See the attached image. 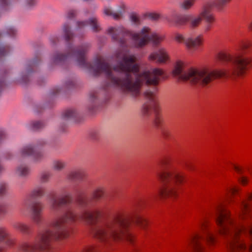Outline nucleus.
<instances>
[{"instance_id":"obj_31","label":"nucleus","mask_w":252,"mask_h":252,"mask_svg":"<svg viewBox=\"0 0 252 252\" xmlns=\"http://www.w3.org/2000/svg\"><path fill=\"white\" fill-rule=\"evenodd\" d=\"M103 194V190L102 188H97L93 192V198L99 199L101 198Z\"/></svg>"},{"instance_id":"obj_46","label":"nucleus","mask_w":252,"mask_h":252,"mask_svg":"<svg viewBox=\"0 0 252 252\" xmlns=\"http://www.w3.org/2000/svg\"><path fill=\"white\" fill-rule=\"evenodd\" d=\"M97 96H98V95H97V94H96V93L93 92L90 94V98L91 99V100L92 101H94L95 99H96L97 98Z\"/></svg>"},{"instance_id":"obj_27","label":"nucleus","mask_w":252,"mask_h":252,"mask_svg":"<svg viewBox=\"0 0 252 252\" xmlns=\"http://www.w3.org/2000/svg\"><path fill=\"white\" fill-rule=\"evenodd\" d=\"M52 174L48 171H43L41 172L39 174V179L40 181L42 183H46L49 182L51 177Z\"/></svg>"},{"instance_id":"obj_16","label":"nucleus","mask_w":252,"mask_h":252,"mask_svg":"<svg viewBox=\"0 0 252 252\" xmlns=\"http://www.w3.org/2000/svg\"><path fill=\"white\" fill-rule=\"evenodd\" d=\"M85 177V172L81 169L71 170L66 175L67 179L70 181H83Z\"/></svg>"},{"instance_id":"obj_6","label":"nucleus","mask_w":252,"mask_h":252,"mask_svg":"<svg viewBox=\"0 0 252 252\" xmlns=\"http://www.w3.org/2000/svg\"><path fill=\"white\" fill-rule=\"evenodd\" d=\"M203 234L195 233L192 234L188 240L193 252H202L204 250L203 243L213 244L215 242L214 234L209 229L206 219L199 223Z\"/></svg>"},{"instance_id":"obj_21","label":"nucleus","mask_w":252,"mask_h":252,"mask_svg":"<svg viewBox=\"0 0 252 252\" xmlns=\"http://www.w3.org/2000/svg\"><path fill=\"white\" fill-rule=\"evenodd\" d=\"M123 9L120 8L116 11H113L110 7H105L104 9V13L107 15L113 17L114 19L120 18L123 14Z\"/></svg>"},{"instance_id":"obj_40","label":"nucleus","mask_w":252,"mask_h":252,"mask_svg":"<svg viewBox=\"0 0 252 252\" xmlns=\"http://www.w3.org/2000/svg\"><path fill=\"white\" fill-rule=\"evenodd\" d=\"M4 241H5V245L8 247H11L14 244V240L12 239L9 238V236L5 239Z\"/></svg>"},{"instance_id":"obj_53","label":"nucleus","mask_w":252,"mask_h":252,"mask_svg":"<svg viewBox=\"0 0 252 252\" xmlns=\"http://www.w3.org/2000/svg\"><path fill=\"white\" fill-rule=\"evenodd\" d=\"M248 27L249 30L252 31V20L248 23Z\"/></svg>"},{"instance_id":"obj_33","label":"nucleus","mask_w":252,"mask_h":252,"mask_svg":"<svg viewBox=\"0 0 252 252\" xmlns=\"http://www.w3.org/2000/svg\"><path fill=\"white\" fill-rule=\"evenodd\" d=\"M8 185L5 183H0V197L5 195L8 190Z\"/></svg>"},{"instance_id":"obj_29","label":"nucleus","mask_w":252,"mask_h":252,"mask_svg":"<svg viewBox=\"0 0 252 252\" xmlns=\"http://www.w3.org/2000/svg\"><path fill=\"white\" fill-rule=\"evenodd\" d=\"M11 50L9 46L0 44V58L7 55Z\"/></svg>"},{"instance_id":"obj_42","label":"nucleus","mask_w":252,"mask_h":252,"mask_svg":"<svg viewBox=\"0 0 252 252\" xmlns=\"http://www.w3.org/2000/svg\"><path fill=\"white\" fill-rule=\"evenodd\" d=\"M59 41L57 37H52L50 38V42L52 46H55Z\"/></svg>"},{"instance_id":"obj_4","label":"nucleus","mask_w":252,"mask_h":252,"mask_svg":"<svg viewBox=\"0 0 252 252\" xmlns=\"http://www.w3.org/2000/svg\"><path fill=\"white\" fill-rule=\"evenodd\" d=\"M112 39L121 44L122 46H127L126 38H130L133 42L135 47L141 48L149 42L157 46L163 40L164 36L155 32H151L150 29L143 27L139 32H134L126 29L123 27H109L107 30Z\"/></svg>"},{"instance_id":"obj_13","label":"nucleus","mask_w":252,"mask_h":252,"mask_svg":"<svg viewBox=\"0 0 252 252\" xmlns=\"http://www.w3.org/2000/svg\"><path fill=\"white\" fill-rule=\"evenodd\" d=\"M201 15L203 16L205 21L203 27L204 32L207 33L211 31L215 22V18L211 12V6L210 5L204 6L201 10Z\"/></svg>"},{"instance_id":"obj_15","label":"nucleus","mask_w":252,"mask_h":252,"mask_svg":"<svg viewBox=\"0 0 252 252\" xmlns=\"http://www.w3.org/2000/svg\"><path fill=\"white\" fill-rule=\"evenodd\" d=\"M150 61H154L157 63L164 64L169 60V55L164 48H160L158 50L151 53L148 56Z\"/></svg>"},{"instance_id":"obj_23","label":"nucleus","mask_w":252,"mask_h":252,"mask_svg":"<svg viewBox=\"0 0 252 252\" xmlns=\"http://www.w3.org/2000/svg\"><path fill=\"white\" fill-rule=\"evenodd\" d=\"M8 235L7 228L4 226H0V252H5V248L2 246L1 242H3Z\"/></svg>"},{"instance_id":"obj_45","label":"nucleus","mask_w":252,"mask_h":252,"mask_svg":"<svg viewBox=\"0 0 252 252\" xmlns=\"http://www.w3.org/2000/svg\"><path fill=\"white\" fill-rule=\"evenodd\" d=\"M162 135L165 138L168 139L170 137V132L167 130H164L162 131Z\"/></svg>"},{"instance_id":"obj_37","label":"nucleus","mask_w":252,"mask_h":252,"mask_svg":"<svg viewBox=\"0 0 252 252\" xmlns=\"http://www.w3.org/2000/svg\"><path fill=\"white\" fill-rule=\"evenodd\" d=\"M47 143V141L44 139H38L36 143L33 144H31L32 145H33L34 147V149H36L37 148H38L44 145H45Z\"/></svg>"},{"instance_id":"obj_22","label":"nucleus","mask_w":252,"mask_h":252,"mask_svg":"<svg viewBox=\"0 0 252 252\" xmlns=\"http://www.w3.org/2000/svg\"><path fill=\"white\" fill-rule=\"evenodd\" d=\"M45 126L44 123L40 121H31L27 125L28 128L32 130L36 131L43 128Z\"/></svg>"},{"instance_id":"obj_43","label":"nucleus","mask_w":252,"mask_h":252,"mask_svg":"<svg viewBox=\"0 0 252 252\" xmlns=\"http://www.w3.org/2000/svg\"><path fill=\"white\" fill-rule=\"evenodd\" d=\"M239 181L240 182L245 185L248 183V179L244 176H241L239 178Z\"/></svg>"},{"instance_id":"obj_34","label":"nucleus","mask_w":252,"mask_h":252,"mask_svg":"<svg viewBox=\"0 0 252 252\" xmlns=\"http://www.w3.org/2000/svg\"><path fill=\"white\" fill-rule=\"evenodd\" d=\"M92 138L94 140H97L101 136V131L98 129L93 130L90 134Z\"/></svg>"},{"instance_id":"obj_49","label":"nucleus","mask_w":252,"mask_h":252,"mask_svg":"<svg viewBox=\"0 0 252 252\" xmlns=\"http://www.w3.org/2000/svg\"><path fill=\"white\" fill-rule=\"evenodd\" d=\"M233 167L234 169V170L238 173L241 174L242 173V169L240 167L236 165H233Z\"/></svg>"},{"instance_id":"obj_14","label":"nucleus","mask_w":252,"mask_h":252,"mask_svg":"<svg viewBox=\"0 0 252 252\" xmlns=\"http://www.w3.org/2000/svg\"><path fill=\"white\" fill-rule=\"evenodd\" d=\"M41 59L39 56H36L32 60L28 61L24 68V70L21 74V82L26 83L27 81L28 77L36 69V67L40 64Z\"/></svg>"},{"instance_id":"obj_51","label":"nucleus","mask_w":252,"mask_h":252,"mask_svg":"<svg viewBox=\"0 0 252 252\" xmlns=\"http://www.w3.org/2000/svg\"><path fill=\"white\" fill-rule=\"evenodd\" d=\"M6 137V134L4 131H0V140L5 138Z\"/></svg>"},{"instance_id":"obj_24","label":"nucleus","mask_w":252,"mask_h":252,"mask_svg":"<svg viewBox=\"0 0 252 252\" xmlns=\"http://www.w3.org/2000/svg\"><path fill=\"white\" fill-rule=\"evenodd\" d=\"M66 165V163L64 161L61 159H56L52 162V167L53 170L60 171L65 167Z\"/></svg>"},{"instance_id":"obj_8","label":"nucleus","mask_w":252,"mask_h":252,"mask_svg":"<svg viewBox=\"0 0 252 252\" xmlns=\"http://www.w3.org/2000/svg\"><path fill=\"white\" fill-rule=\"evenodd\" d=\"M175 40L179 42L184 43L187 48L191 50H196L201 47L204 41L203 35H188L186 36L179 33L174 35Z\"/></svg>"},{"instance_id":"obj_26","label":"nucleus","mask_w":252,"mask_h":252,"mask_svg":"<svg viewBox=\"0 0 252 252\" xmlns=\"http://www.w3.org/2000/svg\"><path fill=\"white\" fill-rule=\"evenodd\" d=\"M78 116V113L73 109L66 110L63 114V117L65 119L70 120L76 118Z\"/></svg>"},{"instance_id":"obj_38","label":"nucleus","mask_w":252,"mask_h":252,"mask_svg":"<svg viewBox=\"0 0 252 252\" xmlns=\"http://www.w3.org/2000/svg\"><path fill=\"white\" fill-rule=\"evenodd\" d=\"M10 4L9 0H0V10L6 9Z\"/></svg>"},{"instance_id":"obj_32","label":"nucleus","mask_w":252,"mask_h":252,"mask_svg":"<svg viewBox=\"0 0 252 252\" xmlns=\"http://www.w3.org/2000/svg\"><path fill=\"white\" fill-rule=\"evenodd\" d=\"M17 30L14 27H9L7 28L6 34L9 36L14 37L16 35Z\"/></svg>"},{"instance_id":"obj_44","label":"nucleus","mask_w":252,"mask_h":252,"mask_svg":"<svg viewBox=\"0 0 252 252\" xmlns=\"http://www.w3.org/2000/svg\"><path fill=\"white\" fill-rule=\"evenodd\" d=\"M185 165L189 170H192L193 169L191 163L189 161H185Z\"/></svg>"},{"instance_id":"obj_12","label":"nucleus","mask_w":252,"mask_h":252,"mask_svg":"<svg viewBox=\"0 0 252 252\" xmlns=\"http://www.w3.org/2000/svg\"><path fill=\"white\" fill-rule=\"evenodd\" d=\"M88 26H90L93 31L94 32H98L101 30L97 18L96 17H93L88 20L77 21L75 31L80 32H84L85 29Z\"/></svg>"},{"instance_id":"obj_55","label":"nucleus","mask_w":252,"mask_h":252,"mask_svg":"<svg viewBox=\"0 0 252 252\" xmlns=\"http://www.w3.org/2000/svg\"><path fill=\"white\" fill-rule=\"evenodd\" d=\"M5 213V211L3 209V208L0 206V214H3Z\"/></svg>"},{"instance_id":"obj_47","label":"nucleus","mask_w":252,"mask_h":252,"mask_svg":"<svg viewBox=\"0 0 252 252\" xmlns=\"http://www.w3.org/2000/svg\"><path fill=\"white\" fill-rule=\"evenodd\" d=\"M146 202V200L140 199L138 201L137 203V207H141L144 204H145Z\"/></svg>"},{"instance_id":"obj_2","label":"nucleus","mask_w":252,"mask_h":252,"mask_svg":"<svg viewBox=\"0 0 252 252\" xmlns=\"http://www.w3.org/2000/svg\"><path fill=\"white\" fill-rule=\"evenodd\" d=\"M76 195L78 197V205L86 208V210L77 216L71 209H67L52 221V230L46 228L41 230L34 242L23 243L21 246V250L23 252H48L53 238L65 239L69 236L70 225L77 219L89 225L94 236L102 242L125 239L132 243L133 236L127 230L131 221H134L143 227L147 224V220L139 216L133 217L117 215L111 220H99L101 212L97 208H93L92 199L84 198L78 192H76Z\"/></svg>"},{"instance_id":"obj_41","label":"nucleus","mask_w":252,"mask_h":252,"mask_svg":"<svg viewBox=\"0 0 252 252\" xmlns=\"http://www.w3.org/2000/svg\"><path fill=\"white\" fill-rule=\"evenodd\" d=\"M36 0H26L25 6L27 8H30L35 4Z\"/></svg>"},{"instance_id":"obj_17","label":"nucleus","mask_w":252,"mask_h":252,"mask_svg":"<svg viewBox=\"0 0 252 252\" xmlns=\"http://www.w3.org/2000/svg\"><path fill=\"white\" fill-rule=\"evenodd\" d=\"M45 194V188L41 185L34 187L31 190L29 197L32 198H41Z\"/></svg>"},{"instance_id":"obj_5","label":"nucleus","mask_w":252,"mask_h":252,"mask_svg":"<svg viewBox=\"0 0 252 252\" xmlns=\"http://www.w3.org/2000/svg\"><path fill=\"white\" fill-rule=\"evenodd\" d=\"M163 171L158 174L162 186L158 195L162 198H175L177 195V187L184 180V177L175 168L168 167L163 162Z\"/></svg>"},{"instance_id":"obj_3","label":"nucleus","mask_w":252,"mask_h":252,"mask_svg":"<svg viewBox=\"0 0 252 252\" xmlns=\"http://www.w3.org/2000/svg\"><path fill=\"white\" fill-rule=\"evenodd\" d=\"M246 54L245 52H240L234 55L224 52H219L217 55V60L220 63L222 67L210 72L204 69L191 68L187 69L184 62L177 61L173 74L180 81L205 86L217 78L243 74L251 62Z\"/></svg>"},{"instance_id":"obj_9","label":"nucleus","mask_w":252,"mask_h":252,"mask_svg":"<svg viewBox=\"0 0 252 252\" xmlns=\"http://www.w3.org/2000/svg\"><path fill=\"white\" fill-rule=\"evenodd\" d=\"M24 205L31 213V218L36 224H40L42 220V213L44 207L43 204L39 201H31L30 198L25 199Z\"/></svg>"},{"instance_id":"obj_39","label":"nucleus","mask_w":252,"mask_h":252,"mask_svg":"<svg viewBox=\"0 0 252 252\" xmlns=\"http://www.w3.org/2000/svg\"><path fill=\"white\" fill-rule=\"evenodd\" d=\"M148 17L151 20L156 21L159 18L160 15L158 13H150L148 14Z\"/></svg>"},{"instance_id":"obj_19","label":"nucleus","mask_w":252,"mask_h":252,"mask_svg":"<svg viewBox=\"0 0 252 252\" xmlns=\"http://www.w3.org/2000/svg\"><path fill=\"white\" fill-rule=\"evenodd\" d=\"M203 19V16L201 15V11L199 15L197 16H193L189 14V27L192 29L197 28L201 23Z\"/></svg>"},{"instance_id":"obj_1","label":"nucleus","mask_w":252,"mask_h":252,"mask_svg":"<svg viewBox=\"0 0 252 252\" xmlns=\"http://www.w3.org/2000/svg\"><path fill=\"white\" fill-rule=\"evenodd\" d=\"M62 30L66 42L65 50L64 53L57 51L51 55L50 67L62 64L69 59H74L79 67L88 70L95 75L104 73L107 79V87L117 88L132 97L140 94L141 87L144 84L157 85L163 74V70L158 68L140 72L136 55L127 50H120L116 53L117 64L113 69L102 56L95 59L93 63H89L87 60V54L91 48L90 43H84L75 47L70 42L74 34L68 22L63 24Z\"/></svg>"},{"instance_id":"obj_36","label":"nucleus","mask_w":252,"mask_h":252,"mask_svg":"<svg viewBox=\"0 0 252 252\" xmlns=\"http://www.w3.org/2000/svg\"><path fill=\"white\" fill-rule=\"evenodd\" d=\"M77 11L73 9L69 10L65 14V17L68 19H71L75 17L77 15Z\"/></svg>"},{"instance_id":"obj_18","label":"nucleus","mask_w":252,"mask_h":252,"mask_svg":"<svg viewBox=\"0 0 252 252\" xmlns=\"http://www.w3.org/2000/svg\"><path fill=\"white\" fill-rule=\"evenodd\" d=\"M189 14L179 15H174L171 18L168 19V21L174 23L177 26L185 25L189 22Z\"/></svg>"},{"instance_id":"obj_56","label":"nucleus","mask_w":252,"mask_h":252,"mask_svg":"<svg viewBox=\"0 0 252 252\" xmlns=\"http://www.w3.org/2000/svg\"><path fill=\"white\" fill-rule=\"evenodd\" d=\"M248 48V45L247 44H244L242 47V48L243 50L246 49Z\"/></svg>"},{"instance_id":"obj_30","label":"nucleus","mask_w":252,"mask_h":252,"mask_svg":"<svg viewBox=\"0 0 252 252\" xmlns=\"http://www.w3.org/2000/svg\"><path fill=\"white\" fill-rule=\"evenodd\" d=\"M230 0H216L214 2V6L218 9H221Z\"/></svg>"},{"instance_id":"obj_35","label":"nucleus","mask_w":252,"mask_h":252,"mask_svg":"<svg viewBox=\"0 0 252 252\" xmlns=\"http://www.w3.org/2000/svg\"><path fill=\"white\" fill-rule=\"evenodd\" d=\"M130 19L131 22L134 25H138L140 24V19L138 15L136 14H131L130 15Z\"/></svg>"},{"instance_id":"obj_10","label":"nucleus","mask_w":252,"mask_h":252,"mask_svg":"<svg viewBox=\"0 0 252 252\" xmlns=\"http://www.w3.org/2000/svg\"><path fill=\"white\" fill-rule=\"evenodd\" d=\"M72 200V195L66 192H64L58 197H56L53 194L49 197L50 208L55 212H58L62 207L70 204Z\"/></svg>"},{"instance_id":"obj_7","label":"nucleus","mask_w":252,"mask_h":252,"mask_svg":"<svg viewBox=\"0 0 252 252\" xmlns=\"http://www.w3.org/2000/svg\"><path fill=\"white\" fill-rule=\"evenodd\" d=\"M144 96L147 102L143 105L141 113L144 116H149L152 113L154 114V124L158 127L162 122V119L158 113V104L154 92L147 91L144 93Z\"/></svg>"},{"instance_id":"obj_48","label":"nucleus","mask_w":252,"mask_h":252,"mask_svg":"<svg viewBox=\"0 0 252 252\" xmlns=\"http://www.w3.org/2000/svg\"><path fill=\"white\" fill-rule=\"evenodd\" d=\"M95 249L92 247H87L85 248L83 252H94Z\"/></svg>"},{"instance_id":"obj_57","label":"nucleus","mask_w":252,"mask_h":252,"mask_svg":"<svg viewBox=\"0 0 252 252\" xmlns=\"http://www.w3.org/2000/svg\"><path fill=\"white\" fill-rule=\"evenodd\" d=\"M249 249L250 251H252V243H251L249 246Z\"/></svg>"},{"instance_id":"obj_54","label":"nucleus","mask_w":252,"mask_h":252,"mask_svg":"<svg viewBox=\"0 0 252 252\" xmlns=\"http://www.w3.org/2000/svg\"><path fill=\"white\" fill-rule=\"evenodd\" d=\"M4 85L3 81L0 78V92L1 91L2 88Z\"/></svg>"},{"instance_id":"obj_20","label":"nucleus","mask_w":252,"mask_h":252,"mask_svg":"<svg viewBox=\"0 0 252 252\" xmlns=\"http://www.w3.org/2000/svg\"><path fill=\"white\" fill-rule=\"evenodd\" d=\"M15 173L18 176L25 177L30 174V168L26 164H20L15 168Z\"/></svg>"},{"instance_id":"obj_58","label":"nucleus","mask_w":252,"mask_h":252,"mask_svg":"<svg viewBox=\"0 0 252 252\" xmlns=\"http://www.w3.org/2000/svg\"><path fill=\"white\" fill-rule=\"evenodd\" d=\"M153 197V198H155V197H156V195H154Z\"/></svg>"},{"instance_id":"obj_25","label":"nucleus","mask_w":252,"mask_h":252,"mask_svg":"<svg viewBox=\"0 0 252 252\" xmlns=\"http://www.w3.org/2000/svg\"><path fill=\"white\" fill-rule=\"evenodd\" d=\"M14 228L24 233H28L30 227L25 223L21 222H16L13 223Z\"/></svg>"},{"instance_id":"obj_50","label":"nucleus","mask_w":252,"mask_h":252,"mask_svg":"<svg viewBox=\"0 0 252 252\" xmlns=\"http://www.w3.org/2000/svg\"><path fill=\"white\" fill-rule=\"evenodd\" d=\"M75 84L74 81L73 80H69L66 83V87L68 88L74 86Z\"/></svg>"},{"instance_id":"obj_28","label":"nucleus","mask_w":252,"mask_h":252,"mask_svg":"<svg viewBox=\"0 0 252 252\" xmlns=\"http://www.w3.org/2000/svg\"><path fill=\"white\" fill-rule=\"evenodd\" d=\"M195 0H183L180 4V7L184 10H189L193 5Z\"/></svg>"},{"instance_id":"obj_11","label":"nucleus","mask_w":252,"mask_h":252,"mask_svg":"<svg viewBox=\"0 0 252 252\" xmlns=\"http://www.w3.org/2000/svg\"><path fill=\"white\" fill-rule=\"evenodd\" d=\"M17 157L19 159L27 157H32L35 162H40L44 158L43 154L41 152L36 151L34 147L32 145H26L19 150Z\"/></svg>"},{"instance_id":"obj_52","label":"nucleus","mask_w":252,"mask_h":252,"mask_svg":"<svg viewBox=\"0 0 252 252\" xmlns=\"http://www.w3.org/2000/svg\"><path fill=\"white\" fill-rule=\"evenodd\" d=\"M60 88L59 87H57L54 89L53 92L52 93V95H54L57 94L58 92H60Z\"/></svg>"}]
</instances>
